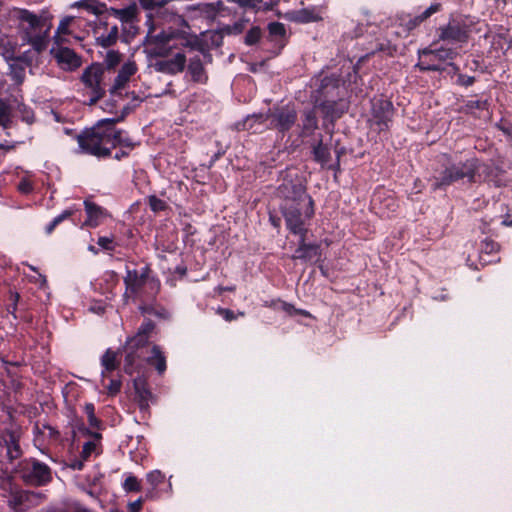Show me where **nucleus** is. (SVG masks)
Here are the masks:
<instances>
[{"mask_svg": "<svg viewBox=\"0 0 512 512\" xmlns=\"http://www.w3.org/2000/svg\"><path fill=\"white\" fill-rule=\"evenodd\" d=\"M135 107L136 105L127 104L119 116L101 119L93 127L79 133L76 139L81 153L106 159L112 156V150L118 146L133 150L139 145L126 131L116 128V124L123 122Z\"/></svg>", "mask_w": 512, "mask_h": 512, "instance_id": "nucleus-1", "label": "nucleus"}, {"mask_svg": "<svg viewBox=\"0 0 512 512\" xmlns=\"http://www.w3.org/2000/svg\"><path fill=\"white\" fill-rule=\"evenodd\" d=\"M156 329L155 323L146 318L135 335L128 337L121 350L125 353L123 370L132 376L144 368L146 355L151 351L150 339Z\"/></svg>", "mask_w": 512, "mask_h": 512, "instance_id": "nucleus-2", "label": "nucleus"}, {"mask_svg": "<svg viewBox=\"0 0 512 512\" xmlns=\"http://www.w3.org/2000/svg\"><path fill=\"white\" fill-rule=\"evenodd\" d=\"M152 270L149 265H145L140 269H126L124 277L125 293L123 300L128 303L129 299L154 300L160 290V281L158 278L151 276Z\"/></svg>", "mask_w": 512, "mask_h": 512, "instance_id": "nucleus-3", "label": "nucleus"}, {"mask_svg": "<svg viewBox=\"0 0 512 512\" xmlns=\"http://www.w3.org/2000/svg\"><path fill=\"white\" fill-rule=\"evenodd\" d=\"M266 120L269 121V128L275 130L277 135L283 139L297 124L298 112L294 105L274 106L266 115ZM264 121L263 114L248 116L243 123V129L253 130L255 133L257 129H254V125L256 123L263 125Z\"/></svg>", "mask_w": 512, "mask_h": 512, "instance_id": "nucleus-4", "label": "nucleus"}, {"mask_svg": "<svg viewBox=\"0 0 512 512\" xmlns=\"http://www.w3.org/2000/svg\"><path fill=\"white\" fill-rule=\"evenodd\" d=\"M480 163L477 158H470L464 162L452 163L431 178L432 191H447V189L460 181L466 180L469 184L478 182L477 173Z\"/></svg>", "mask_w": 512, "mask_h": 512, "instance_id": "nucleus-5", "label": "nucleus"}, {"mask_svg": "<svg viewBox=\"0 0 512 512\" xmlns=\"http://www.w3.org/2000/svg\"><path fill=\"white\" fill-rule=\"evenodd\" d=\"M286 229L293 235L302 237L308 234V222L315 215V202L312 197L304 204L293 202L282 203L280 206Z\"/></svg>", "mask_w": 512, "mask_h": 512, "instance_id": "nucleus-6", "label": "nucleus"}, {"mask_svg": "<svg viewBox=\"0 0 512 512\" xmlns=\"http://www.w3.org/2000/svg\"><path fill=\"white\" fill-rule=\"evenodd\" d=\"M14 471L26 486L43 487L53 480L51 467L34 457L20 460Z\"/></svg>", "mask_w": 512, "mask_h": 512, "instance_id": "nucleus-7", "label": "nucleus"}, {"mask_svg": "<svg viewBox=\"0 0 512 512\" xmlns=\"http://www.w3.org/2000/svg\"><path fill=\"white\" fill-rule=\"evenodd\" d=\"M474 24L475 22L470 16L451 14L448 23L437 28V41L466 44L470 39Z\"/></svg>", "mask_w": 512, "mask_h": 512, "instance_id": "nucleus-8", "label": "nucleus"}, {"mask_svg": "<svg viewBox=\"0 0 512 512\" xmlns=\"http://www.w3.org/2000/svg\"><path fill=\"white\" fill-rule=\"evenodd\" d=\"M437 40L426 48L418 50V62L415 68L421 72H443L445 68L441 63L445 61H453L458 56L456 48L452 47H435Z\"/></svg>", "mask_w": 512, "mask_h": 512, "instance_id": "nucleus-9", "label": "nucleus"}, {"mask_svg": "<svg viewBox=\"0 0 512 512\" xmlns=\"http://www.w3.org/2000/svg\"><path fill=\"white\" fill-rule=\"evenodd\" d=\"M104 67L100 63H92L86 67L81 75V82L88 90V101L85 103L89 106L95 105L105 96L106 90L103 85Z\"/></svg>", "mask_w": 512, "mask_h": 512, "instance_id": "nucleus-10", "label": "nucleus"}, {"mask_svg": "<svg viewBox=\"0 0 512 512\" xmlns=\"http://www.w3.org/2000/svg\"><path fill=\"white\" fill-rule=\"evenodd\" d=\"M395 108L393 103L386 98H374L371 101V118L369 120L371 127H375L378 134L387 132L390 129Z\"/></svg>", "mask_w": 512, "mask_h": 512, "instance_id": "nucleus-11", "label": "nucleus"}, {"mask_svg": "<svg viewBox=\"0 0 512 512\" xmlns=\"http://www.w3.org/2000/svg\"><path fill=\"white\" fill-rule=\"evenodd\" d=\"M277 194L283 199V203L293 202L304 204L311 197L306 193V187L297 177L295 179L288 176L283 178V182L277 188Z\"/></svg>", "mask_w": 512, "mask_h": 512, "instance_id": "nucleus-12", "label": "nucleus"}, {"mask_svg": "<svg viewBox=\"0 0 512 512\" xmlns=\"http://www.w3.org/2000/svg\"><path fill=\"white\" fill-rule=\"evenodd\" d=\"M39 499L40 493L23 489H15L10 492L8 505L16 512H24L29 508L38 505Z\"/></svg>", "mask_w": 512, "mask_h": 512, "instance_id": "nucleus-13", "label": "nucleus"}, {"mask_svg": "<svg viewBox=\"0 0 512 512\" xmlns=\"http://www.w3.org/2000/svg\"><path fill=\"white\" fill-rule=\"evenodd\" d=\"M341 79L338 75L331 74L324 76L320 80V84L315 91V102H321L324 99H339L342 98L340 93Z\"/></svg>", "mask_w": 512, "mask_h": 512, "instance_id": "nucleus-14", "label": "nucleus"}, {"mask_svg": "<svg viewBox=\"0 0 512 512\" xmlns=\"http://www.w3.org/2000/svg\"><path fill=\"white\" fill-rule=\"evenodd\" d=\"M83 205L87 217L81 228H97L104 223L105 219L111 217L109 211L106 208L98 205L89 198L84 200Z\"/></svg>", "mask_w": 512, "mask_h": 512, "instance_id": "nucleus-15", "label": "nucleus"}, {"mask_svg": "<svg viewBox=\"0 0 512 512\" xmlns=\"http://www.w3.org/2000/svg\"><path fill=\"white\" fill-rule=\"evenodd\" d=\"M138 71L135 61L128 60L119 69L117 76L114 79L112 86L109 88L111 97H122L121 90H123L129 83L132 76Z\"/></svg>", "mask_w": 512, "mask_h": 512, "instance_id": "nucleus-16", "label": "nucleus"}, {"mask_svg": "<svg viewBox=\"0 0 512 512\" xmlns=\"http://www.w3.org/2000/svg\"><path fill=\"white\" fill-rule=\"evenodd\" d=\"M0 446L6 449V455L10 462L22 455L20 447V433L13 429H3L0 432Z\"/></svg>", "mask_w": 512, "mask_h": 512, "instance_id": "nucleus-17", "label": "nucleus"}, {"mask_svg": "<svg viewBox=\"0 0 512 512\" xmlns=\"http://www.w3.org/2000/svg\"><path fill=\"white\" fill-rule=\"evenodd\" d=\"M307 236L299 237L298 247L294 254L291 256L293 260H301L304 262H310L313 259H320L322 252L320 244L318 243H307Z\"/></svg>", "mask_w": 512, "mask_h": 512, "instance_id": "nucleus-18", "label": "nucleus"}, {"mask_svg": "<svg viewBox=\"0 0 512 512\" xmlns=\"http://www.w3.org/2000/svg\"><path fill=\"white\" fill-rule=\"evenodd\" d=\"M186 65V56L183 53H177L171 59L157 60L153 64V68L156 72L175 75L184 70Z\"/></svg>", "mask_w": 512, "mask_h": 512, "instance_id": "nucleus-19", "label": "nucleus"}, {"mask_svg": "<svg viewBox=\"0 0 512 512\" xmlns=\"http://www.w3.org/2000/svg\"><path fill=\"white\" fill-rule=\"evenodd\" d=\"M321 109L324 117L334 123L337 119L341 118L342 115L347 111L348 106L342 98L339 99H324L321 102L316 103Z\"/></svg>", "mask_w": 512, "mask_h": 512, "instance_id": "nucleus-20", "label": "nucleus"}, {"mask_svg": "<svg viewBox=\"0 0 512 512\" xmlns=\"http://www.w3.org/2000/svg\"><path fill=\"white\" fill-rule=\"evenodd\" d=\"M499 250L500 245L496 241L488 237L482 240L480 243L478 255L480 265L484 267L486 265L499 262Z\"/></svg>", "mask_w": 512, "mask_h": 512, "instance_id": "nucleus-21", "label": "nucleus"}, {"mask_svg": "<svg viewBox=\"0 0 512 512\" xmlns=\"http://www.w3.org/2000/svg\"><path fill=\"white\" fill-rule=\"evenodd\" d=\"M109 15L117 18L123 25V32L126 31L124 25L139 22V10L136 3H131L124 8L108 7L106 11Z\"/></svg>", "mask_w": 512, "mask_h": 512, "instance_id": "nucleus-22", "label": "nucleus"}, {"mask_svg": "<svg viewBox=\"0 0 512 512\" xmlns=\"http://www.w3.org/2000/svg\"><path fill=\"white\" fill-rule=\"evenodd\" d=\"M51 53L57 62L66 65L67 69L74 70L81 66V57L73 49L59 46L58 48H52Z\"/></svg>", "mask_w": 512, "mask_h": 512, "instance_id": "nucleus-23", "label": "nucleus"}, {"mask_svg": "<svg viewBox=\"0 0 512 512\" xmlns=\"http://www.w3.org/2000/svg\"><path fill=\"white\" fill-rule=\"evenodd\" d=\"M310 148L313 161L321 167H325L327 163L331 162V148L328 143H324L322 134H319L318 139L310 144Z\"/></svg>", "mask_w": 512, "mask_h": 512, "instance_id": "nucleus-24", "label": "nucleus"}, {"mask_svg": "<svg viewBox=\"0 0 512 512\" xmlns=\"http://www.w3.org/2000/svg\"><path fill=\"white\" fill-rule=\"evenodd\" d=\"M442 11V4L440 2L432 3L421 14L414 17L403 18L401 25L406 31L411 32L416 29L421 23L430 18L433 14Z\"/></svg>", "mask_w": 512, "mask_h": 512, "instance_id": "nucleus-25", "label": "nucleus"}, {"mask_svg": "<svg viewBox=\"0 0 512 512\" xmlns=\"http://www.w3.org/2000/svg\"><path fill=\"white\" fill-rule=\"evenodd\" d=\"M14 16L21 25L27 24V27L24 28L25 32H36L37 30H42L44 28L43 20L38 15L27 9H16L14 11Z\"/></svg>", "mask_w": 512, "mask_h": 512, "instance_id": "nucleus-26", "label": "nucleus"}, {"mask_svg": "<svg viewBox=\"0 0 512 512\" xmlns=\"http://www.w3.org/2000/svg\"><path fill=\"white\" fill-rule=\"evenodd\" d=\"M300 131L298 136L307 138L314 134L318 129V118L314 109L305 110L301 117V124L298 125Z\"/></svg>", "mask_w": 512, "mask_h": 512, "instance_id": "nucleus-27", "label": "nucleus"}, {"mask_svg": "<svg viewBox=\"0 0 512 512\" xmlns=\"http://www.w3.org/2000/svg\"><path fill=\"white\" fill-rule=\"evenodd\" d=\"M84 434L91 437L92 439L85 442L80 453V457L83 460H88L93 453L99 454L100 440L102 435L98 431H91L88 428H84Z\"/></svg>", "mask_w": 512, "mask_h": 512, "instance_id": "nucleus-28", "label": "nucleus"}, {"mask_svg": "<svg viewBox=\"0 0 512 512\" xmlns=\"http://www.w3.org/2000/svg\"><path fill=\"white\" fill-rule=\"evenodd\" d=\"M115 351L112 348H107L103 355L100 358V364L103 368L101 372V377L105 378L106 374H109L115 370H117L120 366V360L118 358L119 352Z\"/></svg>", "mask_w": 512, "mask_h": 512, "instance_id": "nucleus-29", "label": "nucleus"}, {"mask_svg": "<svg viewBox=\"0 0 512 512\" xmlns=\"http://www.w3.org/2000/svg\"><path fill=\"white\" fill-rule=\"evenodd\" d=\"M287 17L291 22L297 24H307L322 20L321 16L313 8H303L291 11L287 14Z\"/></svg>", "mask_w": 512, "mask_h": 512, "instance_id": "nucleus-30", "label": "nucleus"}, {"mask_svg": "<svg viewBox=\"0 0 512 512\" xmlns=\"http://www.w3.org/2000/svg\"><path fill=\"white\" fill-rule=\"evenodd\" d=\"M150 353V355H146L144 365L149 364L150 366H153L158 374L162 375L167 369L166 357L164 353L158 345H153L151 347Z\"/></svg>", "mask_w": 512, "mask_h": 512, "instance_id": "nucleus-31", "label": "nucleus"}, {"mask_svg": "<svg viewBox=\"0 0 512 512\" xmlns=\"http://www.w3.org/2000/svg\"><path fill=\"white\" fill-rule=\"evenodd\" d=\"M187 69L193 82L200 84H205L207 82L208 75L200 56L191 58Z\"/></svg>", "mask_w": 512, "mask_h": 512, "instance_id": "nucleus-32", "label": "nucleus"}, {"mask_svg": "<svg viewBox=\"0 0 512 512\" xmlns=\"http://www.w3.org/2000/svg\"><path fill=\"white\" fill-rule=\"evenodd\" d=\"M24 39L30 44L38 53L46 50L48 45L47 31L37 30L36 32L26 31Z\"/></svg>", "mask_w": 512, "mask_h": 512, "instance_id": "nucleus-33", "label": "nucleus"}, {"mask_svg": "<svg viewBox=\"0 0 512 512\" xmlns=\"http://www.w3.org/2000/svg\"><path fill=\"white\" fill-rule=\"evenodd\" d=\"M73 7L82 8L98 17L104 15L108 10L106 3L100 0H80L73 4Z\"/></svg>", "mask_w": 512, "mask_h": 512, "instance_id": "nucleus-34", "label": "nucleus"}, {"mask_svg": "<svg viewBox=\"0 0 512 512\" xmlns=\"http://www.w3.org/2000/svg\"><path fill=\"white\" fill-rule=\"evenodd\" d=\"M13 100L0 98V127L8 129L12 125Z\"/></svg>", "mask_w": 512, "mask_h": 512, "instance_id": "nucleus-35", "label": "nucleus"}, {"mask_svg": "<svg viewBox=\"0 0 512 512\" xmlns=\"http://www.w3.org/2000/svg\"><path fill=\"white\" fill-rule=\"evenodd\" d=\"M142 315H152L162 320H170L171 313L163 306L156 304H142L139 307Z\"/></svg>", "mask_w": 512, "mask_h": 512, "instance_id": "nucleus-36", "label": "nucleus"}, {"mask_svg": "<svg viewBox=\"0 0 512 512\" xmlns=\"http://www.w3.org/2000/svg\"><path fill=\"white\" fill-rule=\"evenodd\" d=\"M269 36L272 40L277 41L280 47L283 48L286 45V28L281 22H271L268 24Z\"/></svg>", "mask_w": 512, "mask_h": 512, "instance_id": "nucleus-37", "label": "nucleus"}, {"mask_svg": "<svg viewBox=\"0 0 512 512\" xmlns=\"http://www.w3.org/2000/svg\"><path fill=\"white\" fill-rule=\"evenodd\" d=\"M8 76L15 85H22L26 77L25 65L19 63L18 61L9 64Z\"/></svg>", "mask_w": 512, "mask_h": 512, "instance_id": "nucleus-38", "label": "nucleus"}, {"mask_svg": "<svg viewBox=\"0 0 512 512\" xmlns=\"http://www.w3.org/2000/svg\"><path fill=\"white\" fill-rule=\"evenodd\" d=\"M173 39L172 32L162 31L152 37L153 43L157 45L156 55L165 56L167 49L166 46L169 45V42Z\"/></svg>", "mask_w": 512, "mask_h": 512, "instance_id": "nucleus-39", "label": "nucleus"}, {"mask_svg": "<svg viewBox=\"0 0 512 512\" xmlns=\"http://www.w3.org/2000/svg\"><path fill=\"white\" fill-rule=\"evenodd\" d=\"M48 431V437L53 442H58L60 440L61 434L60 432L53 426L48 423H43L40 427L38 423H36L33 427V433L35 434V441L38 440L40 435H44L45 431Z\"/></svg>", "mask_w": 512, "mask_h": 512, "instance_id": "nucleus-40", "label": "nucleus"}, {"mask_svg": "<svg viewBox=\"0 0 512 512\" xmlns=\"http://www.w3.org/2000/svg\"><path fill=\"white\" fill-rule=\"evenodd\" d=\"M101 383L103 388L106 390L107 395L111 397L116 396L122 388L121 378H110L108 374H106L105 378L101 377Z\"/></svg>", "mask_w": 512, "mask_h": 512, "instance_id": "nucleus-41", "label": "nucleus"}, {"mask_svg": "<svg viewBox=\"0 0 512 512\" xmlns=\"http://www.w3.org/2000/svg\"><path fill=\"white\" fill-rule=\"evenodd\" d=\"M146 481L151 486L146 497H153L154 491L165 482V475L159 470H154L147 473Z\"/></svg>", "mask_w": 512, "mask_h": 512, "instance_id": "nucleus-42", "label": "nucleus"}, {"mask_svg": "<svg viewBox=\"0 0 512 512\" xmlns=\"http://www.w3.org/2000/svg\"><path fill=\"white\" fill-rule=\"evenodd\" d=\"M123 54L118 50H109L106 53L103 63L104 71H114L116 67L121 63Z\"/></svg>", "mask_w": 512, "mask_h": 512, "instance_id": "nucleus-43", "label": "nucleus"}, {"mask_svg": "<svg viewBox=\"0 0 512 512\" xmlns=\"http://www.w3.org/2000/svg\"><path fill=\"white\" fill-rule=\"evenodd\" d=\"M133 387L135 390L136 398H152V392L149 389V385L146 378L142 376H137L133 380Z\"/></svg>", "mask_w": 512, "mask_h": 512, "instance_id": "nucleus-44", "label": "nucleus"}, {"mask_svg": "<svg viewBox=\"0 0 512 512\" xmlns=\"http://www.w3.org/2000/svg\"><path fill=\"white\" fill-rule=\"evenodd\" d=\"M84 413L87 416L89 425L96 429L98 432L104 429V423L102 420L96 417L95 406L93 403H86L84 405Z\"/></svg>", "mask_w": 512, "mask_h": 512, "instance_id": "nucleus-45", "label": "nucleus"}, {"mask_svg": "<svg viewBox=\"0 0 512 512\" xmlns=\"http://www.w3.org/2000/svg\"><path fill=\"white\" fill-rule=\"evenodd\" d=\"M14 109H16L21 117L23 122L27 124H32L35 121V116L33 110L25 105L24 103L18 101L16 98L13 99Z\"/></svg>", "mask_w": 512, "mask_h": 512, "instance_id": "nucleus-46", "label": "nucleus"}, {"mask_svg": "<svg viewBox=\"0 0 512 512\" xmlns=\"http://www.w3.org/2000/svg\"><path fill=\"white\" fill-rule=\"evenodd\" d=\"M488 108H489V102L487 99H485V100H467L464 103L462 110L466 114H474V110L483 111V110H488Z\"/></svg>", "mask_w": 512, "mask_h": 512, "instance_id": "nucleus-47", "label": "nucleus"}, {"mask_svg": "<svg viewBox=\"0 0 512 512\" xmlns=\"http://www.w3.org/2000/svg\"><path fill=\"white\" fill-rule=\"evenodd\" d=\"M147 203L151 211L154 213L162 212L168 209L167 203L164 200L158 198L156 195L148 196Z\"/></svg>", "mask_w": 512, "mask_h": 512, "instance_id": "nucleus-48", "label": "nucleus"}, {"mask_svg": "<svg viewBox=\"0 0 512 512\" xmlns=\"http://www.w3.org/2000/svg\"><path fill=\"white\" fill-rule=\"evenodd\" d=\"M140 6L147 11H155L165 7L169 0H138Z\"/></svg>", "mask_w": 512, "mask_h": 512, "instance_id": "nucleus-49", "label": "nucleus"}, {"mask_svg": "<svg viewBox=\"0 0 512 512\" xmlns=\"http://www.w3.org/2000/svg\"><path fill=\"white\" fill-rule=\"evenodd\" d=\"M95 42L97 46L110 48L117 43V40L110 33H100L96 34Z\"/></svg>", "mask_w": 512, "mask_h": 512, "instance_id": "nucleus-50", "label": "nucleus"}, {"mask_svg": "<svg viewBox=\"0 0 512 512\" xmlns=\"http://www.w3.org/2000/svg\"><path fill=\"white\" fill-rule=\"evenodd\" d=\"M123 489L126 492H140L141 483L138 478L132 474L128 475L123 483Z\"/></svg>", "mask_w": 512, "mask_h": 512, "instance_id": "nucleus-51", "label": "nucleus"}, {"mask_svg": "<svg viewBox=\"0 0 512 512\" xmlns=\"http://www.w3.org/2000/svg\"><path fill=\"white\" fill-rule=\"evenodd\" d=\"M262 32L258 26H253L249 29L245 35L244 43L246 45L252 46L259 42L261 38Z\"/></svg>", "mask_w": 512, "mask_h": 512, "instance_id": "nucleus-52", "label": "nucleus"}, {"mask_svg": "<svg viewBox=\"0 0 512 512\" xmlns=\"http://www.w3.org/2000/svg\"><path fill=\"white\" fill-rule=\"evenodd\" d=\"M20 299V295L18 292H12L10 291L9 301L10 303L7 304L6 310L9 314L13 316L14 319H18L19 316L17 315L18 311V302Z\"/></svg>", "mask_w": 512, "mask_h": 512, "instance_id": "nucleus-53", "label": "nucleus"}, {"mask_svg": "<svg viewBox=\"0 0 512 512\" xmlns=\"http://www.w3.org/2000/svg\"><path fill=\"white\" fill-rule=\"evenodd\" d=\"M43 512H89L86 508L78 503L71 504L65 508H52Z\"/></svg>", "mask_w": 512, "mask_h": 512, "instance_id": "nucleus-54", "label": "nucleus"}, {"mask_svg": "<svg viewBox=\"0 0 512 512\" xmlns=\"http://www.w3.org/2000/svg\"><path fill=\"white\" fill-rule=\"evenodd\" d=\"M78 211H79V209H75L73 207H70V208L65 209L64 211H62V213L57 215L55 218H53V221L58 226L64 220H67V219L71 218Z\"/></svg>", "mask_w": 512, "mask_h": 512, "instance_id": "nucleus-55", "label": "nucleus"}, {"mask_svg": "<svg viewBox=\"0 0 512 512\" xmlns=\"http://www.w3.org/2000/svg\"><path fill=\"white\" fill-rule=\"evenodd\" d=\"M78 211H79V209H75L73 207H70V208L65 209L64 211H62V213L57 215L55 218H53V221L58 226L64 220H67V219L71 218Z\"/></svg>", "mask_w": 512, "mask_h": 512, "instance_id": "nucleus-56", "label": "nucleus"}, {"mask_svg": "<svg viewBox=\"0 0 512 512\" xmlns=\"http://www.w3.org/2000/svg\"><path fill=\"white\" fill-rule=\"evenodd\" d=\"M97 244L106 251L115 250V245L112 238L101 236L98 238Z\"/></svg>", "mask_w": 512, "mask_h": 512, "instance_id": "nucleus-57", "label": "nucleus"}, {"mask_svg": "<svg viewBox=\"0 0 512 512\" xmlns=\"http://www.w3.org/2000/svg\"><path fill=\"white\" fill-rule=\"evenodd\" d=\"M476 79L474 76H468L465 74H458L456 84L459 86L469 87L475 83Z\"/></svg>", "mask_w": 512, "mask_h": 512, "instance_id": "nucleus-58", "label": "nucleus"}, {"mask_svg": "<svg viewBox=\"0 0 512 512\" xmlns=\"http://www.w3.org/2000/svg\"><path fill=\"white\" fill-rule=\"evenodd\" d=\"M18 190L22 194H29L33 191V185L29 180L21 179V181L18 184Z\"/></svg>", "mask_w": 512, "mask_h": 512, "instance_id": "nucleus-59", "label": "nucleus"}, {"mask_svg": "<svg viewBox=\"0 0 512 512\" xmlns=\"http://www.w3.org/2000/svg\"><path fill=\"white\" fill-rule=\"evenodd\" d=\"M218 314L222 316L225 321L228 322H231L236 319L234 311L228 308H219Z\"/></svg>", "mask_w": 512, "mask_h": 512, "instance_id": "nucleus-60", "label": "nucleus"}, {"mask_svg": "<svg viewBox=\"0 0 512 512\" xmlns=\"http://www.w3.org/2000/svg\"><path fill=\"white\" fill-rule=\"evenodd\" d=\"M119 147H120V150H118L114 154L113 158L120 161V160H122L124 158H127L130 155V152L132 150H130L129 148H125L123 146H119Z\"/></svg>", "mask_w": 512, "mask_h": 512, "instance_id": "nucleus-61", "label": "nucleus"}, {"mask_svg": "<svg viewBox=\"0 0 512 512\" xmlns=\"http://www.w3.org/2000/svg\"><path fill=\"white\" fill-rule=\"evenodd\" d=\"M151 398H136L138 408L141 412L149 411V401Z\"/></svg>", "mask_w": 512, "mask_h": 512, "instance_id": "nucleus-62", "label": "nucleus"}, {"mask_svg": "<svg viewBox=\"0 0 512 512\" xmlns=\"http://www.w3.org/2000/svg\"><path fill=\"white\" fill-rule=\"evenodd\" d=\"M70 21L71 19L70 18H65L63 19L60 23H59V26L57 28V31L58 33H61V34H67L69 32V24H70Z\"/></svg>", "mask_w": 512, "mask_h": 512, "instance_id": "nucleus-63", "label": "nucleus"}, {"mask_svg": "<svg viewBox=\"0 0 512 512\" xmlns=\"http://www.w3.org/2000/svg\"><path fill=\"white\" fill-rule=\"evenodd\" d=\"M143 506V499L139 498L133 502L129 503V511L130 512H139Z\"/></svg>", "mask_w": 512, "mask_h": 512, "instance_id": "nucleus-64", "label": "nucleus"}]
</instances>
